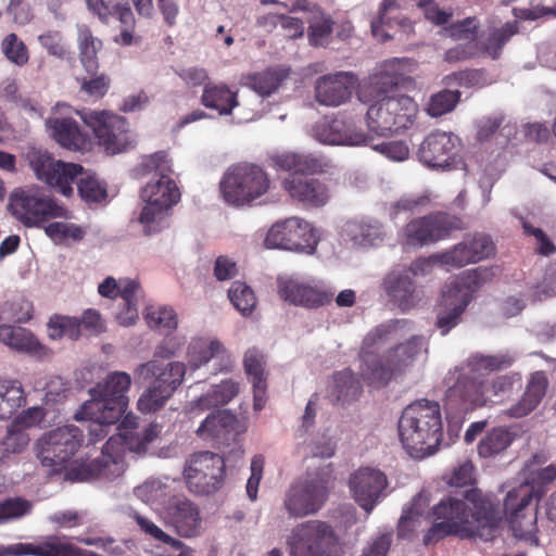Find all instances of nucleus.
I'll list each match as a JSON object with an SVG mask.
<instances>
[{
  "instance_id": "nucleus-34",
  "label": "nucleus",
  "mask_w": 556,
  "mask_h": 556,
  "mask_svg": "<svg viewBox=\"0 0 556 556\" xmlns=\"http://www.w3.org/2000/svg\"><path fill=\"white\" fill-rule=\"evenodd\" d=\"M548 384V378L543 370L531 374L521 399L506 409L505 414L510 418L528 416L544 399Z\"/></svg>"
},
{
  "instance_id": "nucleus-20",
  "label": "nucleus",
  "mask_w": 556,
  "mask_h": 556,
  "mask_svg": "<svg viewBox=\"0 0 556 556\" xmlns=\"http://www.w3.org/2000/svg\"><path fill=\"white\" fill-rule=\"evenodd\" d=\"M405 79L403 60H387L381 64L379 72L359 87L358 100L363 103H372L381 98L391 97L390 93L404 84Z\"/></svg>"
},
{
  "instance_id": "nucleus-52",
  "label": "nucleus",
  "mask_w": 556,
  "mask_h": 556,
  "mask_svg": "<svg viewBox=\"0 0 556 556\" xmlns=\"http://www.w3.org/2000/svg\"><path fill=\"white\" fill-rule=\"evenodd\" d=\"M349 232L354 243L362 247H372L383 240L382 227L377 223H353L349 226Z\"/></svg>"
},
{
  "instance_id": "nucleus-36",
  "label": "nucleus",
  "mask_w": 556,
  "mask_h": 556,
  "mask_svg": "<svg viewBox=\"0 0 556 556\" xmlns=\"http://www.w3.org/2000/svg\"><path fill=\"white\" fill-rule=\"evenodd\" d=\"M383 288L402 312L409 311L420 300L415 282L407 274L390 273L383 279Z\"/></svg>"
},
{
  "instance_id": "nucleus-62",
  "label": "nucleus",
  "mask_w": 556,
  "mask_h": 556,
  "mask_svg": "<svg viewBox=\"0 0 556 556\" xmlns=\"http://www.w3.org/2000/svg\"><path fill=\"white\" fill-rule=\"evenodd\" d=\"M45 232L56 243H62L67 238L79 241L85 236V230L80 226L63 222L50 223L45 227Z\"/></svg>"
},
{
  "instance_id": "nucleus-44",
  "label": "nucleus",
  "mask_w": 556,
  "mask_h": 556,
  "mask_svg": "<svg viewBox=\"0 0 556 556\" xmlns=\"http://www.w3.org/2000/svg\"><path fill=\"white\" fill-rule=\"evenodd\" d=\"M519 31L518 23L507 22L502 27L490 31L485 42L480 43V55H489L493 60L501 56L504 46Z\"/></svg>"
},
{
  "instance_id": "nucleus-56",
  "label": "nucleus",
  "mask_w": 556,
  "mask_h": 556,
  "mask_svg": "<svg viewBox=\"0 0 556 556\" xmlns=\"http://www.w3.org/2000/svg\"><path fill=\"white\" fill-rule=\"evenodd\" d=\"M333 382L338 400L355 399L362 392L361 381L350 368L336 372Z\"/></svg>"
},
{
  "instance_id": "nucleus-23",
  "label": "nucleus",
  "mask_w": 556,
  "mask_h": 556,
  "mask_svg": "<svg viewBox=\"0 0 556 556\" xmlns=\"http://www.w3.org/2000/svg\"><path fill=\"white\" fill-rule=\"evenodd\" d=\"M281 185L290 200L304 208H319L330 199L328 185L315 177L289 175Z\"/></svg>"
},
{
  "instance_id": "nucleus-12",
  "label": "nucleus",
  "mask_w": 556,
  "mask_h": 556,
  "mask_svg": "<svg viewBox=\"0 0 556 556\" xmlns=\"http://www.w3.org/2000/svg\"><path fill=\"white\" fill-rule=\"evenodd\" d=\"M131 378L125 371H113L89 390L91 399L85 402V408L99 412L102 420L118 421L127 410V392Z\"/></svg>"
},
{
  "instance_id": "nucleus-35",
  "label": "nucleus",
  "mask_w": 556,
  "mask_h": 556,
  "mask_svg": "<svg viewBox=\"0 0 556 556\" xmlns=\"http://www.w3.org/2000/svg\"><path fill=\"white\" fill-rule=\"evenodd\" d=\"M237 427V417L224 409L208 415L198 428L197 434L204 440L227 444L238 434Z\"/></svg>"
},
{
  "instance_id": "nucleus-50",
  "label": "nucleus",
  "mask_w": 556,
  "mask_h": 556,
  "mask_svg": "<svg viewBox=\"0 0 556 556\" xmlns=\"http://www.w3.org/2000/svg\"><path fill=\"white\" fill-rule=\"evenodd\" d=\"M228 298L231 304L243 316L251 315L257 300L253 289L243 281H233L228 290Z\"/></svg>"
},
{
  "instance_id": "nucleus-41",
  "label": "nucleus",
  "mask_w": 556,
  "mask_h": 556,
  "mask_svg": "<svg viewBox=\"0 0 556 556\" xmlns=\"http://www.w3.org/2000/svg\"><path fill=\"white\" fill-rule=\"evenodd\" d=\"M26 405V392L17 379H0V420L14 416Z\"/></svg>"
},
{
  "instance_id": "nucleus-58",
  "label": "nucleus",
  "mask_w": 556,
  "mask_h": 556,
  "mask_svg": "<svg viewBox=\"0 0 556 556\" xmlns=\"http://www.w3.org/2000/svg\"><path fill=\"white\" fill-rule=\"evenodd\" d=\"M433 262L455 268L473 263L467 241H462L444 252L434 254Z\"/></svg>"
},
{
  "instance_id": "nucleus-22",
  "label": "nucleus",
  "mask_w": 556,
  "mask_h": 556,
  "mask_svg": "<svg viewBox=\"0 0 556 556\" xmlns=\"http://www.w3.org/2000/svg\"><path fill=\"white\" fill-rule=\"evenodd\" d=\"M313 137L330 146L368 144V136L352 121L341 117H323L312 128Z\"/></svg>"
},
{
  "instance_id": "nucleus-31",
  "label": "nucleus",
  "mask_w": 556,
  "mask_h": 556,
  "mask_svg": "<svg viewBox=\"0 0 556 556\" xmlns=\"http://www.w3.org/2000/svg\"><path fill=\"white\" fill-rule=\"evenodd\" d=\"M136 372L143 380L153 379V386L161 389H172L170 395H173L184 380L186 366L180 362L164 364L161 361L152 359L141 364Z\"/></svg>"
},
{
  "instance_id": "nucleus-47",
  "label": "nucleus",
  "mask_w": 556,
  "mask_h": 556,
  "mask_svg": "<svg viewBox=\"0 0 556 556\" xmlns=\"http://www.w3.org/2000/svg\"><path fill=\"white\" fill-rule=\"evenodd\" d=\"M48 336L52 340H78L81 336V325L77 317L55 314L47 324Z\"/></svg>"
},
{
  "instance_id": "nucleus-59",
  "label": "nucleus",
  "mask_w": 556,
  "mask_h": 556,
  "mask_svg": "<svg viewBox=\"0 0 556 556\" xmlns=\"http://www.w3.org/2000/svg\"><path fill=\"white\" fill-rule=\"evenodd\" d=\"M170 391L172 389H161L160 387L151 384L139 397L137 403L138 409L143 414L154 413L161 409L172 397Z\"/></svg>"
},
{
  "instance_id": "nucleus-13",
  "label": "nucleus",
  "mask_w": 556,
  "mask_h": 556,
  "mask_svg": "<svg viewBox=\"0 0 556 556\" xmlns=\"http://www.w3.org/2000/svg\"><path fill=\"white\" fill-rule=\"evenodd\" d=\"M462 218L446 212L437 211L413 218L402 230V243L409 248H422L451 237L455 230H462Z\"/></svg>"
},
{
  "instance_id": "nucleus-37",
  "label": "nucleus",
  "mask_w": 556,
  "mask_h": 556,
  "mask_svg": "<svg viewBox=\"0 0 556 556\" xmlns=\"http://www.w3.org/2000/svg\"><path fill=\"white\" fill-rule=\"evenodd\" d=\"M0 342L11 349L38 358L48 355V349L42 345L33 332L23 327L0 325Z\"/></svg>"
},
{
  "instance_id": "nucleus-40",
  "label": "nucleus",
  "mask_w": 556,
  "mask_h": 556,
  "mask_svg": "<svg viewBox=\"0 0 556 556\" xmlns=\"http://www.w3.org/2000/svg\"><path fill=\"white\" fill-rule=\"evenodd\" d=\"M289 68L273 66L264 71L249 74L244 77V84L262 97H268L276 92L282 81L289 76Z\"/></svg>"
},
{
  "instance_id": "nucleus-8",
  "label": "nucleus",
  "mask_w": 556,
  "mask_h": 556,
  "mask_svg": "<svg viewBox=\"0 0 556 556\" xmlns=\"http://www.w3.org/2000/svg\"><path fill=\"white\" fill-rule=\"evenodd\" d=\"M418 111V104L409 96L381 98L367 109L366 124L371 132L387 137L412 127Z\"/></svg>"
},
{
  "instance_id": "nucleus-60",
  "label": "nucleus",
  "mask_w": 556,
  "mask_h": 556,
  "mask_svg": "<svg viewBox=\"0 0 556 556\" xmlns=\"http://www.w3.org/2000/svg\"><path fill=\"white\" fill-rule=\"evenodd\" d=\"M442 84L446 87H480L484 85V71L468 68L453 72L442 78Z\"/></svg>"
},
{
  "instance_id": "nucleus-45",
  "label": "nucleus",
  "mask_w": 556,
  "mask_h": 556,
  "mask_svg": "<svg viewBox=\"0 0 556 556\" xmlns=\"http://www.w3.org/2000/svg\"><path fill=\"white\" fill-rule=\"evenodd\" d=\"M513 440L509 430L504 427H495L480 440L477 447L478 454L483 458L494 457L504 452Z\"/></svg>"
},
{
  "instance_id": "nucleus-39",
  "label": "nucleus",
  "mask_w": 556,
  "mask_h": 556,
  "mask_svg": "<svg viewBox=\"0 0 556 556\" xmlns=\"http://www.w3.org/2000/svg\"><path fill=\"white\" fill-rule=\"evenodd\" d=\"M402 5L397 0H382L379 5L378 14L371 21V33L374 37L381 41H387L392 38L384 27L392 28L393 25L405 27L408 20L401 13Z\"/></svg>"
},
{
  "instance_id": "nucleus-33",
  "label": "nucleus",
  "mask_w": 556,
  "mask_h": 556,
  "mask_svg": "<svg viewBox=\"0 0 556 556\" xmlns=\"http://www.w3.org/2000/svg\"><path fill=\"white\" fill-rule=\"evenodd\" d=\"M279 295L282 300L307 308H316L331 302L332 294L312 287L308 283L288 279L279 285Z\"/></svg>"
},
{
  "instance_id": "nucleus-28",
  "label": "nucleus",
  "mask_w": 556,
  "mask_h": 556,
  "mask_svg": "<svg viewBox=\"0 0 556 556\" xmlns=\"http://www.w3.org/2000/svg\"><path fill=\"white\" fill-rule=\"evenodd\" d=\"M88 9L103 23H109L111 17L121 23V33L114 37V41L122 46L135 43L136 21L131 8L122 0H87Z\"/></svg>"
},
{
  "instance_id": "nucleus-15",
  "label": "nucleus",
  "mask_w": 556,
  "mask_h": 556,
  "mask_svg": "<svg viewBox=\"0 0 556 556\" xmlns=\"http://www.w3.org/2000/svg\"><path fill=\"white\" fill-rule=\"evenodd\" d=\"M536 494L528 483L510 490L504 500V513L516 538L539 544L536 536Z\"/></svg>"
},
{
  "instance_id": "nucleus-10",
  "label": "nucleus",
  "mask_w": 556,
  "mask_h": 556,
  "mask_svg": "<svg viewBox=\"0 0 556 556\" xmlns=\"http://www.w3.org/2000/svg\"><path fill=\"white\" fill-rule=\"evenodd\" d=\"M290 556H338L339 538L330 525L308 520L296 525L287 538Z\"/></svg>"
},
{
  "instance_id": "nucleus-55",
  "label": "nucleus",
  "mask_w": 556,
  "mask_h": 556,
  "mask_svg": "<svg viewBox=\"0 0 556 556\" xmlns=\"http://www.w3.org/2000/svg\"><path fill=\"white\" fill-rule=\"evenodd\" d=\"M130 517L136 521L140 530L151 539L170 546L174 549H181L184 543L164 532L159 526H156L151 519L142 516L138 511H132Z\"/></svg>"
},
{
  "instance_id": "nucleus-26",
  "label": "nucleus",
  "mask_w": 556,
  "mask_h": 556,
  "mask_svg": "<svg viewBox=\"0 0 556 556\" xmlns=\"http://www.w3.org/2000/svg\"><path fill=\"white\" fill-rule=\"evenodd\" d=\"M163 518L182 538L199 535L201 516L199 507L187 497L174 496L163 508Z\"/></svg>"
},
{
  "instance_id": "nucleus-53",
  "label": "nucleus",
  "mask_w": 556,
  "mask_h": 556,
  "mask_svg": "<svg viewBox=\"0 0 556 556\" xmlns=\"http://www.w3.org/2000/svg\"><path fill=\"white\" fill-rule=\"evenodd\" d=\"M239 392V384L232 380H224L213 387L212 391L200 397L199 406L216 407L228 404Z\"/></svg>"
},
{
  "instance_id": "nucleus-30",
  "label": "nucleus",
  "mask_w": 556,
  "mask_h": 556,
  "mask_svg": "<svg viewBox=\"0 0 556 556\" xmlns=\"http://www.w3.org/2000/svg\"><path fill=\"white\" fill-rule=\"evenodd\" d=\"M53 140L72 152H86L92 147L90 136L72 117H50L46 122Z\"/></svg>"
},
{
  "instance_id": "nucleus-2",
  "label": "nucleus",
  "mask_w": 556,
  "mask_h": 556,
  "mask_svg": "<svg viewBox=\"0 0 556 556\" xmlns=\"http://www.w3.org/2000/svg\"><path fill=\"white\" fill-rule=\"evenodd\" d=\"M401 324V320L381 324L365 334L358 351V359L359 377L368 387H387L393 379L402 376L420 353L424 345L420 336H413L407 341L390 348L382 355L378 353Z\"/></svg>"
},
{
  "instance_id": "nucleus-4",
  "label": "nucleus",
  "mask_w": 556,
  "mask_h": 556,
  "mask_svg": "<svg viewBox=\"0 0 556 556\" xmlns=\"http://www.w3.org/2000/svg\"><path fill=\"white\" fill-rule=\"evenodd\" d=\"M142 172L154 173L156 179H151L140 191V198L146 203L139 222L143 225L146 235L160 232L167 227V212L180 199L176 181L170 177L172 164L164 151L146 156L141 163Z\"/></svg>"
},
{
  "instance_id": "nucleus-21",
  "label": "nucleus",
  "mask_w": 556,
  "mask_h": 556,
  "mask_svg": "<svg viewBox=\"0 0 556 556\" xmlns=\"http://www.w3.org/2000/svg\"><path fill=\"white\" fill-rule=\"evenodd\" d=\"M387 485L386 473L377 468L361 467L349 478L353 498L367 514L372 511Z\"/></svg>"
},
{
  "instance_id": "nucleus-14",
  "label": "nucleus",
  "mask_w": 556,
  "mask_h": 556,
  "mask_svg": "<svg viewBox=\"0 0 556 556\" xmlns=\"http://www.w3.org/2000/svg\"><path fill=\"white\" fill-rule=\"evenodd\" d=\"M84 442V431L74 425L58 427L36 442V456L45 467L61 470Z\"/></svg>"
},
{
  "instance_id": "nucleus-7",
  "label": "nucleus",
  "mask_w": 556,
  "mask_h": 556,
  "mask_svg": "<svg viewBox=\"0 0 556 556\" xmlns=\"http://www.w3.org/2000/svg\"><path fill=\"white\" fill-rule=\"evenodd\" d=\"M270 187L268 174L253 163H238L224 174L219 189L223 199L230 205L243 206L261 198Z\"/></svg>"
},
{
  "instance_id": "nucleus-38",
  "label": "nucleus",
  "mask_w": 556,
  "mask_h": 556,
  "mask_svg": "<svg viewBox=\"0 0 556 556\" xmlns=\"http://www.w3.org/2000/svg\"><path fill=\"white\" fill-rule=\"evenodd\" d=\"M244 370L252 378L253 408L261 410L266 403L267 381L264 374V355L256 349H250L244 355Z\"/></svg>"
},
{
  "instance_id": "nucleus-5",
  "label": "nucleus",
  "mask_w": 556,
  "mask_h": 556,
  "mask_svg": "<svg viewBox=\"0 0 556 556\" xmlns=\"http://www.w3.org/2000/svg\"><path fill=\"white\" fill-rule=\"evenodd\" d=\"M399 435L412 457L435 453L443 439L440 404L421 399L407 405L399 419Z\"/></svg>"
},
{
  "instance_id": "nucleus-11",
  "label": "nucleus",
  "mask_w": 556,
  "mask_h": 556,
  "mask_svg": "<svg viewBox=\"0 0 556 556\" xmlns=\"http://www.w3.org/2000/svg\"><path fill=\"white\" fill-rule=\"evenodd\" d=\"M331 475L329 471L308 473L295 481L287 491L283 506L294 518H303L318 513L330 493Z\"/></svg>"
},
{
  "instance_id": "nucleus-27",
  "label": "nucleus",
  "mask_w": 556,
  "mask_h": 556,
  "mask_svg": "<svg viewBox=\"0 0 556 556\" xmlns=\"http://www.w3.org/2000/svg\"><path fill=\"white\" fill-rule=\"evenodd\" d=\"M270 161L276 169L293 173L292 175H323L334 167L332 160L320 153L285 151L271 155Z\"/></svg>"
},
{
  "instance_id": "nucleus-17",
  "label": "nucleus",
  "mask_w": 556,
  "mask_h": 556,
  "mask_svg": "<svg viewBox=\"0 0 556 556\" xmlns=\"http://www.w3.org/2000/svg\"><path fill=\"white\" fill-rule=\"evenodd\" d=\"M188 489L199 495H208L218 491L225 480V460L213 452L194 454L184 470Z\"/></svg>"
},
{
  "instance_id": "nucleus-51",
  "label": "nucleus",
  "mask_w": 556,
  "mask_h": 556,
  "mask_svg": "<svg viewBox=\"0 0 556 556\" xmlns=\"http://www.w3.org/2000/svg\"><path fill=\"white\" fill-rule=\"evenodd\" d=\"M224 354V345L217 340H212L210 342L204 340L194 341L189 348L190 364L195 368L206 364L215 357L223 359Z\"/></svg>"
},
{
  "instance_id": "nucleus-57",
  "label": "nucleus",
  "mask_w": 556,
  "mask_h": 556,
  "mask_svg": "<svg viewBox=\"0 0 556 556\" xmlns=\"http://www.w3.org/2000/svg\"><path fill=\"white\" fill-rule=\"evenodd\" d=\"M146 319L151 328L159 329L166 334L173 332L178 325L177 314L172 307L166 306L149 307Z\"/></svg>"
},
{
  "instance_id": "nucleus-18",
  "label": "nucleus",
  "mask_w": 556,
  "mask_h": 556,
  "mask_svg": "<svg viewBox=\"0 0 556 556\" xmlns=\"http://www.w3.org/2000/svg\"><path fill=\"white\" fill-rule=\"evenodd\" d=\"M318 239L313 226L299 217L275 223L267 231L264 244L268 249H281L313 253Z\"/></svg>"
},
{
  "instance_id": "nucleus-64",
  "label": "nucleus",
  "mask_w": 556,
  "mask_h": 556,
  "mask_svg": "<svg viewBox=\"0 0 556 556\" xmlns=\"http://www.w3.org/2000/svg\"><path fill=\"white\" fill-rule=\"evenodd\" d=\"M480 56V42L477 40H469L465 43H459L444 53V60L448 63H457Z\"/></svg>"
},
{
  "instance_id": "nucleus-43",
  "label": "nucleus",
  "mask_w": 556,
  "mask_h": 556,
  "mask_svg": "<svg viewBox=\"0 0 556 556\" xmlns=\"http://www.w3.org/2000/svg\"><path fill=\"white\" fill-rule=\"evenodd\" d=\"M77 45L79 59L85 70L94 75L99 68L98 52L102 49V41L96 37L87 25L78 26Z\"/></svg>"
},
{
  "instance_id": "nucleus-29",
  "label": "nucleus",
  "mask_w": 556,
  "mask_h": 556,
  "mask_svg": "<svg viewBox=\"0 0 556 556\" xmlns=\"http://www.w3.org/2000/svg\"><path fill=\"white\" fill-rule=\"evenodd\" d=\"M353 73L337 72L318 77L314 85L315 100L325 106H339L346 103L355 89Z\"/></svg>"
},
{
  "instance_id": "nucleus-48",
  "label": "nucleus",
  "mask_w": 556,
  "mask_h": 556,
  "mask_svg": "<svg viewBox=\"0 0 556 556\" xmlns=\"http://www.w3.org/2000/svg\"><path fill=\"white\" fill-rule=\"evenodd\" d=\"M0 50L7 61L18 67L25 66L29 61V50L15 33L7 34L2 38Z\"/></svg>"
},
{
  "instance_id": "nucleus-63",
  "label": "nucleus",
  "mask_w": 556,
  "mask_h": 556,
  "mask_svg": "<svg viewBox=\"0 0 556 556\" xmlns=\"http://www.w3.org/2000/svg\"><path fill=\"white\" fill-rule=\"evenodd\" d=\"M521 226L525 235L531 236L535 239V252L538 254L542 256H549L556 253V245L541 228L534 227L528 220H522Z\"/></svg>"
},
{
  "instance_id": "nucleus-3",
  "label": "nucleus",
  "mask_w": 556,
  "mask_h": 556,
  "mask_svg": "<svg viewBox=\"0 0 556 556\" xmlns=\"http://www.w3.org/2000/svg\"><path fill=\"white\" fill-rule=\"evenodd\" d=\"M514 362V357L508 353L495 355L477 353L469 356L464 365L450 370L444 378V384L447 388L444 397L446 410L464 415L486 405L488 381L481 380L477 376L506 369Z\"/></svg>"
},
{
  "instance_id": "nucleus-9",
  "label": "nucleus",
  "mask_w": 556,
  "mask_h": 556,
  "mask_svg": "<svg viewBox=\"0 0 556 556\" xmlns=\"http://www.w3.org/2000/svg\"><path fill=\"white\" fill-rule=\"evenodd\" d=\"M9 211L25 227H40L53 218H70L71 212L37 188H16L9 198Z\"/></svg>"
},
{
  "instance_id": "nucleus-25",
  "label": "nucleus",
  "mask_w": 556,
  "mask_h": 556,
  "mask_svg": "<svg viewBox=\"0 0 556 556\" xmlns=\"http://www.w3.org/2000/svg\"><path fill=\"white\" fill-rule=\"evenodd\" d=\"M459 139L452 132L435 130L421 142L417 155L428 167H450L457 154Z\"/></svg>"
},
{
  "instance_id": "nucleus-6",
  "label": "nucleus",
  "mask_w": 556,
  "mask_h": 556,
  "mask_svg": "<svg viewBox=\"0 0 556 556\" xmlns=\"http://www.w3.org/2000/svg\"><path fill=\"white\" fill-rule=\"evenodd\" d=\"M159 433L160 430L157 426L150 425L144 428L141 435L136 439V442H134V438L129 431L118 433V438L111 437L104 444L102 455L100 457H97L91 462H83L74 465L68 475L72 479L78 481H87L98 478L112 479L121 473L122 467L121 462L117 459V455H113L111 453L113 445L117 441L122 440L134 451H144L148 444H150Z\"/></svg>"
},
{
  "instance_id": "nucleus-54",
  "label": "nucleus",
  "mask_w": 556,
  "mask_h": 556,
  "mask_svg": "<svg viewBox=\"0 0 556 556\" xmlns=\"http://www.w3.org/2000/svg\"><path fill=\"white\" fill-rule=\"evenodd\" d=\"M100 413H103L102 409H100L99 412L86 409L85 403H84L74 415L76 420H90L91 421L90 425L88 426L90 443H96V442L104 439L108 435V427L117 422V421L102 420L100 418L101 417ZM102 415H105V414L103 413Z\"/></svg>"
},
{
  "instance_id": "nucleus-19",
  "label": "nucleus",
  "mask_w": 556,
  "mask_h": 556,
  "mask_svg": "<svg viewBox=\"0 0 556 556\" xmlns=\"http://www.w3.org/2000/svg\"><path fill=\"white\" fill-rule=\"evenodd\" d=\"M79 115L106 152L116 154L126 150L129 136L125 117L109 111H83Z\"/></svg>"
},
{
  "instance_id": "nucleus-32",
  "label": "nucleus",
  "mask_w": 556,
  "mask_h": 556,
  "mask_svg": "<svg viewBox=\"0 0 556 556\" xmlns=\"http://www.w3.org/2000/svg\"><path fill=\"white\" fill-rule=\"evenodd\" d=\"M41 418L39 408H30L25 415L18 416L14 422L8 427L7 434L0 442V460L9 459L12 455L21 454L29 443V435L26 428L33 426Z\"/></svg>"
},
{
  "instance_id": "nucleus-16",
  "label": "nucleus",
  "mask_w": 556,
  "mask_h": 556,
  "mask_svg": "<svg viewBox=\"0 0 556 556\" xmlns=\"http://www.w3.org/2000/svg\"><path fill=\"white\" fill-rule=\"evenodd\" d=\"M26 160L36 178L70 198L74 193V179L81 174L83 166L55 160L47 150L31 148Z\"/></svg>"
},
{
  "instance_id": "nucleus-24",
  "label": "nucleus",
  "mask_w": 556,
  "mask_h": 556,
  "mask_svg": "<svg viewBox=\"0 0 556 556\" xmlns=\"http://www.w3.org/2000/svg\"><path fill=\"white\" fill-rule=\"evenodd\" d=\"M472 300L458 283H448L444 287L437 305L435 327L442 336L447 334L462 321V316Z\"/></svg>"
},
{
  "instance_id": "nucleus-1",
  "label": "nucleus",
  "mask_w": 556,
  "mask_h": 556,
  "mask_svg": "<svg viewBox=\"0 0 556 556\" xmlns=\"http://www.w3.org/2000/svg\"><path fill=\"white\" fill-rule=\"evenodd\" d=\"M475 482V466L470 460L454 468L448 484L471 488L446 495L433 506L432 514L437 522L425 533V545L450 535L460 539L480 538L483 541L494 539L501 517L490 496L472 486Z\"/></svg>"
},
{
  "instance_id": "nucleus-61",
  "label": "nucleus",
  "mask_w": 556,
  "mask_h": 556,
  "mask_svg": "<svg viewBox=\"0 0 556 556\" xmlns=\"http://www.w3.org/2000/svg\"><path fill=\"white\" fill-rule=\"evenodd\" d=\"M495 273L491 267L479 266L473 269H469L463 273L460 277V282L455 281L454 283H458L466 292L470 295L472 292L480 289L485 282L491 281Z\"/></svg>"
},
{
  "instance_id": "nucleus-49",
  "label": "nucleus",
  "mask_w": 556,
  "mask_h": 556,
  "mask_svg": "<svg viewBox=\"0 0 556 556\" xmlns=\"http://www.w3.org/2000/svg\"><path fill=\"white\" fill-rule=\"evenodd\" d=\"M460 97L459 90L443 89L429 98L425 110L431 117H440L452 112L460 101Z\"/></svg>"
},
{
  "instance_id": "nucleus-42",
  "label": "nucleus",
  "mask_w": 556,
  "mask_h": 556,
  "mask_svg": "<svg viewBox=\"0 0 556 556\" xmlns=\"http://www.w3.org/2000/svg\"><path fill=\"white\" fill-rule=\"evenodd\" d=\"M201 103L220 115H228L238 105L237 94L225 84H206L204 86Z\"/></svg>"
},
{
  "instance_id": "nucleus-46",
  "label": "nucleus",
  "mask_w": 556,
  "mask_h": 556,
  "mask_svg": "<svg viewBox=\"0 0 556 556\" xmlns=\"http://www.w3.org/2000/svg\"><path fill=\"white\" fill-rule=\"evenodd\" d=\"M74 182L77 185L79 197L87 204H98L108 198L105 184L101 182L96 175L85 172L84 168Z\"/></svg>"
}]
</instances>
